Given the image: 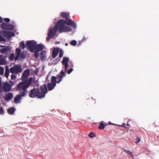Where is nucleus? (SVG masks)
<instances>
[{"mask_svg": "<svg viewBox=\"0 0 159 159\" xmlns=\"http://www.w3.org/2000/svg\"><path fill=\"white\" fill-rule=\"evenodd\" d=\"M44 46L43 45L40 44H36L35 46V50L39 52L42 51L43 48Z\"/></svg>", "mask_w": 159, "mask_h": 159, "instance_id": "nucleus-15", "label": "nucleus"}, {"mask_svg": "<svg viewBox=\"0 0 159 159\" xmlns=\"http://www.w3.org/2000/svg\"><path fill=\"white\" fill-rule=\"evenodd\" d=\"M5 47V48L0 49V52L2 54L5 53L10 50V48L9 47Z\"/></svg>", "mask_w": 159, "mask_h": 159, "instance_id": "nucleus-16", "label": "nucleus"}, {"mask_svg": "<svg viewBox=\"0 0 159 159\" xmlns=\"http://www.w3.org/2000/svg\"><path fill=\"white\" fill-rule=\"evenodd\" d=\"M27 88L24 87L22 88L21 86H19L18 85L17 86V90L20 91V95H17L14 99V102L16 103L20 102V100L21 99V97L25 96L27 93Z\"/></svg>", "mask_w": 159, "mask_h": 159, "instance_id": "nucleus-5", "label": "nucleus"}, {"mask_svg": "<svg viewBox=\"0 0 159 159\" xmlns=\"http://www.w3.org/2000/svg\"><path fill=\"white\" fill-rule=\"evenodd\" d=\"M20 57L22 58H25V55L23 53H20Z\"/></svg>", "mask_w": 159, "mask_h": 159, "instance_id": "nucleus-34", "label": "nucleus"}, {"mask_svg": "<svg viewBox=\"0 0 159 159\" xmlns=\"http://www.w3.org/2000/svg\"><path fill=\"white\" fill-rule=\"evenodd\" d=\"M35 52H34V57L35 58H38V56H39V53L38 52L39 51H35Z\"/></svg>", "mask_w": 159, "mask_h": 159, "instance_id": "nucleus-30", "label": "nucleus"}, {"mask_svg": "<svg viewBox=\"0 0 159 159\" xmlns=\"http://www.w3.org/2000/svg\"><path fill=\"white\" fill-rule=\"evenodd\" d=\"M73 69L72 68H70L67 71V73L68 74H70L72 71Z\"/></svg>", "mask_w": 159, "mask_h": 159, "instance_id": "nucleus-35", "label": "nucleus"}, {"mask_svg": "<svg viewBox=\"0 0 159 159\" xmlns=\"http://www.w3.org/2000/svg\"><path fill=\"white\" fill-rule=\"evenodd\" d=\"M63 20H59L56 23V25L51 29H49L48 35L46 38V40L48 41L56 35V32L58 30L60 33L63 32L70 31L71 30V28L68 26L64 25Z\"/></svg>", "mask_w": 159, "mask_h": 159, "instance_id": "nucleus-1", "label": "nucleus"}, {"mask_svg": "<svg viewBox=\"0 0 159 159\" xmlns=\"http://www.w3.org/2000/svg\"><path fill=\"white\" fill-rule=\"evenodd\" d=\"M69 58L66 57H64L62 61V63L63 65L64 66L65 71H64V72L65 73V75L66 74V72L68 67V63L69 62Z\"/></svg>", "mask_w": 159, "mask_h": 159, "instance_id": "nucleus-11", "label": "nucleus"}, {"mask_svg": "<svg viewBox=\"0 0 159 159\" xmlns=\"http://www.w3.org/2000/svg\"><path fill=\"white\" fill-rule=\"evenodd\" d=\"M2 89L5 92H8L11 91V87L10 86L9 83L7 82L6 81L2 84Z\"/></svg>", "mask_w": 159, "mask_h": 159, "instance_id": "nucleus-12", "label": "nucleus"}, {"mask_svg": "<svg viewBox=\"0 0 159 159\" xmlns=\"http://www.w3.org/2000/svg\"><path fill=\"white\" fill-rule=\"evenodd\" d=\"M61 16L64 18H67L69 17L68 14L66 12H62L61 13Z\"/></svg>", "mask_w": 159, "mask_h": 159, "instance_id": "nucleus-21", "label": "nucleus"}, {"mask_svg": "<svg viewBox=\"0 0 159 159\" xmlns=\"http://www.w3.org/2000/svg\"><path fill=\"white\" fill-rule=\"evenodd\" d=\"M2 82L1 80H0V88H1V89L0 90V92H1L2 91Z\"/></svg>", "mask_w": 159, "mask_h": 159, "instance_id": "nucleus-38", "label": "nucleus"}, {"mask_svg": "<svg viewBox=\"0 0 159 159\" xmlns=\"http://www.w3.org/2000/svg\"><path fill=\"white\" fill-rule=\"evenodd\" d=\"M0 41H3V42H5V39L2 36H1L0 35Z\"/></svg>", "mask_w": 159, "mask_h": 159, "instance_id": "nucleus-32", "label": "nucleus"}, {"mask_svg": "<svg viewBox=\"0 0 159 159\" xmlns=\"http://www.w3.org/2000/svg\"><path fill=\"white\" fill-rule=\"evenodd\" d=\"M30 74L29 69L25 70L23 72L21 77L22 81L17 84L19 86H21L22 88H28L30 87L33 81V78L30 77L29 79L28 78Z\"/></svg>", "mask_w": 159, "mask_h": 159, "instance_id": "nucleus-3", "label": "nucleus"}, {"mask_svg": "<svg viewBox=\"0 0 159 159\" xmlns=\"http://www.w3.org/2000/svg\"><path fill=\"white\" fill-rule=\"evenodd\" d=\"M70 43L72 45L75 46L77 44V42L75 40H73L70 42Z\"/></svg>", "mask_w": 159, "mask_h": 159, "instance_id": "nucleus-26", "label": "nucleus"}, {"mask_svg": "<svg viewBox=\"0 0 159 159\" xmlns=\"http://www.w3.org/2000/svg\"><path fill=\"white\" fill-rule=\"evenodd\" d=\"M0 34L5 37H10L15 36V33L12 31L1 30L0 29Z\"/></svg>", "mask_w": 159, "mask_h": 159, "instance_id": "nucleus-9", "label": "nucleus"}, {"mask_svg": "<svg viewBox=\"0 0 159 159\" xmlns=\"http://www.w3.org/2000/svg\"><path fill=\"white\" fill-rule=\"evenodd\" d=\"M46 52L45 51H43L41 54V59L42 61H44L46 57L45 55Z\"/></svg>", "mask_w": 159, "mask_h": 159, "instance_id": "nucleus-20", "label": "nucleus"}, {"mask_svg": "<svg viewBox=\"0 0 159 159\" xmlns=\"http://www.w3.org/2000/svg\"><path fill=\"white\" fill-rule=\"evenodd\" d=\"M21 49L20 48H17L16 50V56L15 57V61L17 60L20 56V53Z\"/></svg>", "mask_w": 159, "mask_h": 159, "instance_id": "nucleus-14", "label": "nucleus"}, {"mask_svg": "<svg viewBox=\"0 0 159 159\" xmlns=\"http://www.w3.org/2000/svg\"><path fill=\"white\" fill-rule=\"evenodd\" d=\"M59 57L60 58H61L62 57L63 55V52L61 49H59Z\"/></svg>", "mask_w": 159, "mask_h": 159, "instance_id": "nucleus-27", "label": "nucleus"}, {"mask_svg": "<svg viewBox=\"0 0 159 159\" xmlns=\"http://www.w3.org/2000/svg\"><path fill=\"white\" fill-rule=\"evenodd\" d=\"M5 61L3 59L2 55H0V65L4 64L5 63Z\"/></svg>", "mask_w": 159, "mask_h": 159, "instance_id": "nucleus-24", "label": "nucleus"}, {"mask_svg": "<svg viewBox=\"0 0 159 159\" xmlns=\"http://www.w3.org/2000/svg\"><path fill=\"white\" fill-rule=\"evenodd\" d=\"M14 54L13 53H12L11 54L9 57V59L10 61H12L15 59Z\"/></svg>", "mask_w": 159, "mask_h": 159, "instance_id": "nucleus-25", "label": "nucleus"}, {"mask_svg": "<svg viewBox=\"0 0 159 159\" xmlns=\"http://www.w3.org/2000/svg\"><path fill=\"white\" fill-rule=\"evenodd\" d=\"M10 72V70H9V68L7 66L5 67V77L7 78L9 75V72Z\"/></svg>", "mask_w": 159, "mask_h": 159, "instance_id": "nucleus-19", "label": "nucleus"}, {"mask_svg": "<svg viewBox=\"0 0 159 159\" xmlns=\"http://www.w3.org/2000/svg\"><path fill=\"white\" fill-rule=\"evenodd\" d=\"M4 20L7 23H8L10 21V19L9 18H4Z\"/></svg>", "mask_w": 159, "mask_h": 159, "instance_id": "nucleus-36", "label": "nucleus"}, {"mask_svg": "<svg viewBox=\"0 0 159 159\" xmlns=\"http://www.w3.org/2000/svg\"><path fill=\"white\" fill-rule=\"evenodd\" d=\"M36 42L34 41H28L26 43V48L31 52H34L35 46H36Z\"/></svg>", "mask_w": 159, "mask_h": 159, "instance_id": "nucleus-7", "label": "nucleus"}, {"mask_svg": "<svg viewBox=\"0 0 159 159\" xmlns=\"http://www.w3.org/2000/svg\"><path fill=\"white\" fill-rule=\"evenodd\" d=\"M3 21V19L0 16V23L2 22Z\"/></svg>", "mask_w": 159, "mask_h": 159, "instance_id": "nucleus-41", "label": "nucleus"}, {"mask_svg": "<svg viewBox=\"0 0 159 159\" xmlns=\"http://www.w3.org/2000/svg\"><path fill=\"white\" fill-rule=\"evenodd\" d=\"M123 151L127 153L129 155H132V153L130 151L128 150H125V148H123Z\"/></svg>", "mask_w": 159, "mask_h": 159, "instance_id": "nucleus-28", "label": "nucleus"}, {"mask_svg": "<svg viewBox=\"0 0 159 159\" xmlns=\"http://www.w3.org/2000/svg\"><path fill=\"white\" fill-rule=\"evenodd\" d=\"M59 51V48H54L53 49L52 53V56L53 58H55L57 55Z\"/></svg>", "mask_w": 159, "mask_h": 159, "instance_id": "nucleus-13", "label": "nucleus"}, {"mask_svg": "<svg viewBox=\"0 0 159 159\" xmlns=\"http://www.w3.org/2000/svg\"><path fill=\"white\" fill-rule=\"evenodd\" d=\"M128 122H129V121H128L127 122V125L129 126V124Z\"/></svg>", "mask_w": 159, "mask_h": 159, "instance_id": "nucleus-44", "label": "nucleus"}, {"mask_svg": "<svg viewBox=\"0 0 159 159\" xmlns=\"http://www.w3.org/2000/svg\"><path fill=\"white\" fill-rule=\"evenodd\" d=\"M60 20H63L64 25L65 24L67 25H70L75 28L76 27V25L75 23L73 20L68 18H66L65 20L64 19H61Z\"/></svg>", "mask_w": 159, "mask_h": 159, "instance_id": "nucleus-10", "label": "nucleus"}, {"mask_svg": "<svg viewBox=\"0 0 159 159\" xmlns=\"http://www.w3.org/2000/svg\"><path fill=\"white\" fill-rule=\"evenodd\" d=\"M136 141L135 142V143H138L139 142H140V139H139V137H137L136 139Z\"/></svg>", "mask_w": 159, "mask_h": 159, "instance_id": "nucleus-39", "label": "nucleus"}, {"mask_svg": "<svg viewBox=\"0 0 159 159\" xmlns=\"http://www.w3.org/2000/svg\"><path fill=\"white\" fill-rule=\"evenodd\" d=\"M16 75L15 74H12L11 76V78L12 80L15 79L16 78Z\"/></svg>", "mask_w": 159, "mask_h": 159, "instance_id": "nucleus-29", "label": "nucleus"}, {"mask_svg": "<svg viewBox=\"0 0 159 159\" xmlns=\"http://www.w3.org/2000/svg\"><path fill=\"white\" fill-rule=\"evenodd\" d=\"M1 28L4 30H12L14 29V26L10 24L2 23L1 25Z\"/></svg>", "mask_w": 159, "mask_h": 159, "instance_id": "nucleus-8", "label": "nucleus"}, {"mask_svg": "<svg viewBox=\"0 0 159 159\" xmlns=\"http://www.w3.org/2000/svg\"><path fill=\"white\" fill-rule=\"evenodd\" d=\"M15 109L13 107H11L9 108L7 110V112L10 115H13L14 114Z\"/></svg>", "mask_w": 159, "mask_h": 159, "instance_id": "nucleus-18", "label": "nucleus"}, {"mask_svg": "<svg viewBox=\"0 0 159 159\" xmlns=\"http://www.w3.org/2000/svg\"><path fill=\"white\" fill-rule=\"evenodd\" d=\"M4 70L3 68L1 67H0V74L2 75L3 73Z\"/></svg>", "mask_w": 159, "mask_h": 159, "instance_id": "nucleus-37", "label": "nucleus"}, {"mask_svg": "<svg viewBox=\"0 0 159 159\" xmlns=\"http://www.w3.org/2000/svg\"><path fill=\"white\" fill-rule=\"evenodd\" d=\"M89 136L90 138H93L94 136V135L93 133L91 132L89 135Z\"/></svg>", "mask_w": 159, "mask_h": 159, "instance_id": "nucleus-33", "label": "nucleus"}, {"mask_svg": "<svg viewBox=\"0 0 159 159\" xmlns=\"http://www.w3.org/2000/svg\"><path fill=\"white\" fill-rule=\"evenodd\" d=\"M65 45L66 46H68V43H65Z\"/></svg>", "mask_w": 159, "mask_h": 159, "instance_id": "nucleus-43", "label": "nucleus"}, {"mask_svg": "<svg viewBox=\"0 0 159 159\" xmlns=\"http://www.w3.org/2000/svg\"><path fill=\"white\" fill-rule=\"evenodd\" d=\"M86 39V38L84 37L83 39V40H85Z\"/></svg>", "mask_w": 159, "mask_h": 159, "instance_id": "nucleus-42", "label": "nucleus"}, {"mask_svg": "<svg viewBox=\"0 0 159 159\" xmlns=\"http://www.w3.org/2000/svg\"><path fill=\"white\" fill-rule=\"evenodd\" d=\"M19 47L22 49H24L25 48V44L23 41L20 42L19 44Z\"/></svg>", "mask_w": 159, "mask_h": 159, "instance_id": "nucleus-22", "label": "nucleus"}, {"mask_svg": "<svg viewBox=\"0 0 159 159\" xmlns=\"http://www.w3.org/2000/svg\"><path fill=\"white\" fill-rule=\"evenodd\" d=\"M106 125H105L102 123L101 122L98 127V128L100 129H103Z\"/></svg>", "mask_w": 159, "mask_h": 159, "instance_id": "nucleus-23", "label": "nucleus"}, {"mask_svg": "<svg viewBox=\"0 0 159 159\" xmlns=\"http://www.w3.org/2000/svg\"><path fill=\"white\" fill-rule=\"evenodd\" d=\"M12 97V94L11 93H8L5 94V97H4V99L5 101L10 100L11 99Z\"/></svg>", "mask_w": 159, "mask_h": 159, "instance_id": "nucleus-17", "label": "nucleus"}, {"mask_svg": "<svg viewBox=\"0 0 159 159\" xmlns=\"http://www.w3.org/2000/svg\"><path fill=\"white\" fill-rule=\"evenodd\" d=\"M22 71L20 65H14L13 66L10 68V71L12 74L17 75L18 74L21 72Z\"/></svg>", "mask_w": 159, "mask_h": 159, "instance_id": "nucleus-6", "label": "nucleus"}, {"mask_svg": "<svg viewBox=\"0 0 159 159\" xmlns=\"http://www.w3.org/2000/svg\"><path fill=\"white\" fill-rule=\"evenodd\" d=\"M4 46H1V47H4Z\"/></svg>", "mask_w": 159, "mask_h": 159, "instance_id": "nucleus-45", "label": "nucleus"}, {"mask_svg": "<svg viewBox=\"0 0 159 159\" xmlns=\"http://www.w3.org/2000/svg\"><path fill=\"white\" fill-rule=\"evenodd\" d=\"M65 75V73L64 72L63 70H62L56 77L54 76H52L51 83L47 85L48 89L49 91L52 90L56 86V83H59Z\"/></svg>", "mask_w": 159, "mask_h": 159, "instance_id": "nucleus-4", "label": "nucleus"}, {"mask_svg": "<svg viewBox=\"0 0 159 159\" xmlns=\"http://www.w3.org/2000/svg\"><path fill=\"white\" fill-rule=\"evenodd\" d=\"M125 125H126L125 124V123H124L122 124L121 125H120V126L124 127H125Z\"/></svg>", "mask_w": 159, "mask_h": 159, "instance_id": "nucleus-40", "label": "nucleus"}, {"mask_svg": "<svg viewBox=\"0 0 159 159\" xmlns=\"http://www.w3.org/2000/svg\"><path fill=\"white\" fill-rule=\"evenodd\" d=\"M8 83L11 88L12 87V86L14 85L15 84V82L11 81H10Z\"/></svg>", "mask_w": 159, "mask_h": 159, "instance_id": "nucleus-31", "label": "nucleus"}, {"mask_svg": "<svg viewBox=\"0 0 159 159\" xmlns=\"http://www.w3.org/2000/svg\"><path fill=\"white\" fill-rule=\"evenodd\" d=\"M48 91L46 85L43 84L40 87L39 89L38 88H34L31 90L29 92V96L31 98L36 97L41 98L45 96Z\"/></svg>", "mask_w": 159, "mask_h": 159, "instance_id": "nucleus-2", "label": "nucleus"}]
</instances>
